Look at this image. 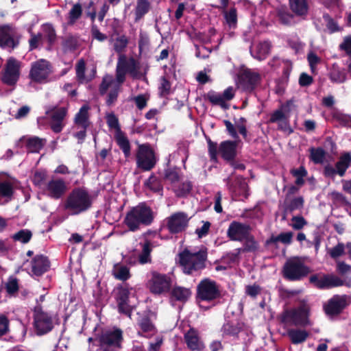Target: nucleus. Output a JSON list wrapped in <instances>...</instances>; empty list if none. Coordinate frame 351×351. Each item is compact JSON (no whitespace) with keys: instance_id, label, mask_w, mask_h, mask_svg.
<instances>
[{"instance_id":"1","label":"nucleus","mask_w":351,"mask_h":351,"mask_svg":"<svg viewBox=\"0 0 351 351\" xmlns=\"http://www.w3.org/2000/svg\"><path fill=\"white\" fill-rule=\"evenodd\" d=\"M154 213L152 208L145 202H141L131 207L125 214L123 223L131 232L140 230L141 226H149L154 220Z\"/></svg>"},{"instance_id":"2","label":"nucleus","mask_w":351,"mask_h":351,"mask_svg":"<svg viewBox=\"0 0 351 351\" xmlns=\"http://www.w3.org/2000/svg\"><path fill=\"white\" fill-rule=\"evenodd\" d=\"M93 202V197L85 188L76 187L66 197L64 208L71 215H77L91 208Z\"/></svg>"},{"instance_id":"3","label":"nucleus","mask_w":351,"mask_h":351,"mask_svg":"<svg viewBox=\"0 0 351 351\" xmlns=\"http://www.w3.org/2000/svg\"><path fill=\"white\" fill-rule=\"evenodd\" d=\"M178 257L179 264L182 267L183 272L187 275H192L206 268L208 252L206 248L194 253L184 249L178 254Z\"/></svg>"},{"instance_id":"4","label":"nucleus","mask_w":351,"mask_h":351,"mask_svg":"<svg viewBox=\"0 0 351 351\" xmlns=\"http://www.w3.org/2000/svg\"><path fill=\"white\" fill-rule=\"evenodd\" d=\"M33 327L38 336L49 333L54 328L56 315L46 311L43 306H38L32 308Z\"/></svg>"},{"instance_id":"5","label":"nucleus","mask_w":351,"mask_h":351,"mask_svg":"<svg viewBox=\"0 0 351 351\" xmlns=\"http://www.w3.org/2000/svg\"><path fill=\"white\" fill-rule=\"evenodd\" d=\"M311 270L298 256L287 260L282 267L283 277L289 281H300L306 278Z\"/></svg>"},{"instance_id":"6","label":"nucleus","mask_w":351,"mask_h":351,"mask_svg":"<svg viewBox=\"0 0 351 351\" xmlns=\"http://www.w3.org/2000/svg\"><path fill=\"white\" fill-rule=\"evenodd\" d=\"M221 298L219 286L208 278L202 279L197 286L195 300L201 308H204L202 302H212Z\"/></svg>"},{"instance_id":"7","label":"nucleus","mask_w":351,"mask_h":351,"mask_svg":"<svg viewBox=\"0 0 351 351\" xmlns=\"http://www.w3.org/2000/svg\"><path fill=\"white\" fill-rule=\"evenodd\" d=\"M129 59L123 54L120 55L116 66L115 77L106 75L99 88H119L125 80Z\"/></svg>"},{"instance_id":"8","label":"nucleus","mask_w":351,"mask_h":351,"mask_svg":"<svg viewBox=\"0 0 351 351\" xmlns=\"http://www.w3.org/2000/svg\"><path fill=\"white\" fill-rule=\"evenodd\" d=\"M98 341L102 351H118L122 348L123 331L119 328L103 331L98 336Z\"/></svg>"},{"instance_id":"9","label":"nucleus","mask_w":351,"mask_h":351,"mask_svg":"<svg viewBox=\"0 0 351 351\" xmlns=\"http://www.w3.org/2000/svg\"><path fill=\"white\" fill-rule=\"evenodd\" d=\"M132 287L128 283L119 284L114 289V299L117 304L118 312L131 317L133 306L130 304V295Z\"/></svg>"},{"instance_id":"10","label":"nucleus","mask_w":351,"mask_h":351,"mask_svg":"<svg viewBox=\"0 0 351 351\" xmlns=\"http://www.w3.org/2000/svg\"><path fill=\"white\" fill-rule=\"evenodd\" d=\"M137 167L144 171L152 170L156 164L154 149L149 144H141L138 147L136 154Z\"/></svg>"},{"instance_id":"11","label":"nucleus","mask_w":351,"mask_h":351,"mask_svg":"<svg viewBox=\"0 0 351 351\" xmlns=\"http://www.w3.org/2000/svg\"><path fill=\"white\" fill-rule=\"evenodd\" d=\"M171 285L172 280L170 276L157 271L152 273V278L149 280V288L151 293L157 295L169 293Z\"/></svg>"},{"instance_id":"12","label":"nucleus","mask_w":351,"mask_h":351,"mask_svg":"<svg viewBox=\"0 0 351 351\" xmlns=\"http://www.w3.org/2000/svg\"><path fill=\"white\" fill-rule=\"evenodd\" d=\"M309 282L314 287L324 290L343 285L344 281L334 274H315L309 278Z\"/></svg>"},{"instance_id":"13","label":"nucleus","mask_w":351,"mask_h":351,"mask_svg":"<svg viewBox=\"0 0 351 351\" xmlns=\"http://www.w3.org/2000/svg\"><path fill=\"white\" fill-rule=\"evenodd\" d=\"M49 74V62L44 59H40L32 64L29 76L34 82L44 83L47 81Z\"/></svg>"},{"instance_id":"14","label":"nucleus","mask_w":351,"mask_h":351,"mask_svg":"<svg viewBox=\"0 0 351 351\" xmlns=\"http://www.w3.org/2000/svg\"><path fill=\"white\" fill-rule=\"evenodd\" d=\"M252 232V227L238 221L230 222L226 234L230 241L242 242Z\"/></svg>"},{"instance_id":"15","label":"nucleus","mask_w":351,"mask_h":351,"mask_svg":"<svg viewBox=\"0 0 351 351\" xmlns=\"http://www.w3.org/2000/svg\"><path fill=\"white\" fill-rule=\"evenodd\" d=\"M189 218L184 212H178L167 218V228L171 234L180 233L186 230Z\"/></svg>"},{"instance_id":"16","label":"nucleus","mask_w":351,"mask_h":351,"mask_svg":"<svg viewBox=\"0 0 351 351\" xmlns=\"http://www.w3.org/2000/svg\"><path fill=\"white\" fill-rule=\"evenodd\" d=\"M45 114L51 118L50 128L51 130L57 134L61 132L64 128L62 122L67 114V109L64 107H48Z\"/></svg>"},{"instance_id":"17","label":"nucleus","mask_w":351,"mask_h":351,"mask_svg":"<svg viewBox=\"0 0 351 351\" xmlns=\"http://www.w3.org/2000/svg\"><path fill=\"white\" fill-rule=\"evenodd\" d=\"M19 45L16 32L10 25H0V47L3 49H14Z\"/></svg>"},{"instance_id":"18","label":"nucleus","mask_w":351,"mask_h":351,"mask_svg":"<svg viewBox=\"0 0 351 351\" xmlns=\"http://www.w3.org/2000/svg\"><path fill=\"white\" fill-rule=\"evenodd\" d=\"M348 296L346 295H335L331 298L324 306L326 315L335 316L339 315L348 306Z\"/></svg>"},{"instance_id":"19","label":"nucleus","mask_w":351,"mask_h":351,"mask_svg":"<svg viewBox=\"0 0 351 351\" xmlns=\"http://www.w3.org/2000/svg\"><path fill=\"white\" fill-rule=\"evenodd\" d=\"M234 89H226L223 94H219L213 90L209 91L204 95L206 100L209 101L214 106H219L223 109H228L227 101L231 100L234 96Z\"/></svg>"},{"instance_id":"20","label":"nucleus","mask_w":351,"mask_h":351,"mask_svg":"<svg viewBox=\"0 0 351 351\" xmlns=\"http://www.w3.org/2000/svg\"><path fill=\"white\" fill-rule=\"evenodd\" d=\"M20 75V62L14 58H10L6 64L2 81L7 85L13 86L19 80Z\"/></svg>"},{"instance_id":"21","label":"nucleus","mask_w":351,"mask_h":351,"mask_svg":"<svg viewBox=\"0 0 351 351\" xmlns=\"http://www.w3.org/2000/svg\"><path fill=\"white\" fill-rule=\"evenodd\" d=\"M261 80L260 73L248 68L241 69L238 73L239 83L243 88H254Z\"/></svg>"},{"instance_id":"22","label":"nucleus","mask_w":351,"mask_h":351,"mask_svg":"<svg viewBox=\"0 0 351 351\" xmlns=\"http://www.w3.org/2000/svg\"><path fill=\"white\" fill-rule=\"evenodd\" d=\"M48 195L54 199H60L67 191V185L62 178L51 179L46 185Z\"/></svg>"},{"instance_id":"23","label":"nucleus","mask_w":351,"mask_h":351,"mask_svg":"<svg viewBox=\"0 0 351 351\" xmlns=\"http://www.w3.org/2000/svg\"><path fill=\"white\" fill-rule=\"evenodd\" d=\"M240 140H226L221 142L219 152L221 158L226 162L235 160L237 156V146Z\"/></svg>"},{"instance_id":"24","label":"nucleus","mask_w":351,"mask_h":351,"mask_svg":"<svg viewBox=\"0 0 351 351\" xmlns=\"http://www.w3.org/2000/svg\"><path fill=\"white\" fill-rule=\"evenodd\" d=\"M86 62L84 59L79 60L75 65V73L77 81L80 84H87L93 80L97 73L96 66H93L90 71H87L86 74Z\"/></svg>"},{"instance_id":"25","label":"nucleus","mask_w":351,"mask_h":351,"mask_svg":"<svg viewBox=\"0 0 351 351\" xmlns=\"http://www.w3.org/2000/svg\"><path fill=\"white\" fill-rule=\"evenodd\" d=\"M184 342L191 351H202L204 344L201 340L199 331L191 327L184 335Z\"/></svg>"},{"instance_id":"26","label":"nucleus","mask_w":351,"mask_h":351,"mask_svg":"<svg viewBox=\"0 0 351 351\" xmlns=\"http://www.w3.org/2000/svg\"><path fill=\"white\" fill-rule=\"evenodd\" d=\"M227 186L232 197H248V185L243 177H237L234 180H228Z\"/></svg>"},{"instance_id":"27","label":"nucleus","mask_w":351,"mask_h":351,"mask_svg":"<svg viewBox=\"0 0 351 351\" xmlns=\"http://www.w3.org/2000/svg\"><path fill=\"white\" fill-rule=\"evenodd\" d=\"M31 265L32 274L39 277L49 269L51 263L47 256L38 254L32 258Z\"/></svg>"},{"instance_id":"28","label":"nucleus","mask_w":351,"mask_h":351,"mask_svg":"<svg viewBox=\"0 0 351 351\" xmlns=\"http://www.w3.org/2000/svg\"><path fill=\"white\" fill-rule=\"evenodd\" d=\"M243 323L238 320L226 322L221 327V332L223 337H232L238 338L240 332L243 330Z\"/></svg>"},{"instance_id":"29","label":"nucleus","mask_w":351,"mask_h":351,"mask_svg":"<svg viewBox=\"0 0 351 351\" xmlns=\"http://www.w3.org/2000/svg\"><path fill=\"white\" fill-rule=\"evenodd\" d=\"M20 141H25V147L28 152L30 153H39L40 151L45 147L47 143L45 138H42L38 136H31L25 138L23 136L20 138Z\"/></svg>"},{"instance_id":"30","label":"nucleus","mask_w":351,"mask_h":351,"mask_svg":"<svg viewBox=\"0 0 351 351\" xmlns=\"http://www.w3.org/2000/svg\"><path fill=\"white\" fill-rule=\"evenodd\" d=\"M90 106L88 104L83 105L76 113L74 117V123L78 128L88 129L90 125L89 119Z\"/></svg>"},{"instance_id":"31","label":"nucleus","mask_w":351,"mask_h":351,"mask_svg":"<svg viewBox=\"0 0 351 351\" xmlns=\"http://www.w3.org/2000/svg\"><path fill=\"white\" fill-rule=\"evenodd\" d=\"M170 299L185 303L189 300L192 295L191 290L181 286H174L169 291Z\"/></svg>"},{"instance_id":"32","label":"nucleus","mask_w":351,"mask_h":351,"mask_svg":"<svg viewBox=\"0 0 351 351\" xmlns=\"http://www.w3.org/2000/svg\"><path fill=\"white\" fill-rule=\"evenodd\" d=\"M289 5L295 16L302 18L307 16L309 8L306 0H289Z\"/></svg>"},{"instance_id":"33","label":"nucleus","mask_w":351,"mask_h":351,"mask_svg":"<svg viewBox=\"0 0 351 351\" xmlns=\"http://www.w3.org/2000/svg\"><path fill=\"white\" fill-rule=\"evenodd\" d=\"M295 14L291 13L286 5H281L276 8V16L280 24L285 26H291L295 24Z\"/></svg>"},{"instance_id":"34","label":"nucleus","mask_w":351,"mask_h":351,"mask_svg":"<svg viewBox=\"0 0 351 351\" xmlns=\"http://www.w3.org/2000/svg\"><path fill=\"white\" fill-rule=\"evenodd\" d=\"M295 326H306L310 324L309 308L304 304L294 309Z\"/></svg>"},{"instance_id":"35","label":"nucleus","mask_w":351,"mask_h":351,"mask_svg":"<svg viewBox=\"0 0 351 351\" xmlns=\"http://www.w3.org/2000/svg\"><path fill=\"white\" fill-rule=\"evenodd\" d=\"M112 275L118 280L125 282L129 280L132 275L130 268L121 263L114 264L112 270Z\"/></svg>"},{"instance_id":"36","label":"nucleus","mask_w":351,"mask_h":351,"mask_svg":"<svg viewBox=\"0 0 351 351\" xmlns=\"http://www.w3.org/2000/svg\"><path fill=\"white\" fill-rule=\"evenodd\" d=\"M152 4L149 0H136V5L134 9V21H139L151 10Z\"/></svg>"},{"instance_id":"37","label":"nucleus","mask_w":351,"mask_h":351,"mask_svg":"<svg viewBox=\"0 0 351 351\" xmlns=\"http://www.w3.org/2000/svg\"><path fill=\"white\" fill-rule=\"evenodd\" d=\"M114 138L117 145L122 150L125 158H129L131 154V145L125 133L123 132L115 133Z\"/></svg>"},{"instance_id":"38","label":"nucleus","mask_w":351,"mask_h":351,"mask_svg":"<svg viewBox=\"0 0 351 351\" xmlns=\"http://www.w3.org/2000/svg\"><path fill=\"white\" fill-rule=\"evenodd\" d=\"M351 165V154L350 152H344L341 154L338 161L335 164L337 169V174L340 177L345 176L347 169Z\"/></svg>"},{"instance_id":"39","label":"nucleus","mask_w":351,"mask_h":351,"mask_svg":"<svg viewBox=\"0 0 351 351\" xmlns=\"http://www.w3.org/2000/svg\"><path fill=\"white\" fill-rule=\"evenodd\" d=\"M137 326L145 333H154L156 328L148 314H143L137 319Z\"/></svg>"},{"instance_id":"40","label":"nucleus","mask_w":351,"mask_h":351,"mask_svg":"<svg viewBox=\"0 0 351 351\" xmlns=\"http://www.w3.org/2000/svg\"><path fill=\"white\" fill-rule=\"evenodd\" d=\"M304 200L302 196L294 197L289 201H286L284 204L285 216L296 210H300L304 207Z\"/></svg>"},{"instance_id":"41","label":"nucleus","mask_w":351,"mask_h":351,"mask_svg":"<svg viewBox=\"0 0 351 351\" xmlns=\"http://www.w3.org/2000/svg\"><path fill=\"white\" fill-rule=\"evenodd\" d=\"M62 47L64 53L74 52L79 47L78 38L73 35L66 36L62 39Z\"/></svg>"},{"instance_id":"42","label":"nucleus","mask_w":351,"mask_h":351,"mask_svg":"<svg viewBox=\"0 0 351 351\" xmlns=\"http://www.w3.org/2000/svg\"><path fill=\"white\" fill-rule=\"evenodd\" d=\"M309 334L304 330L291 329L288 331V336L293 344H299L304 342Z\"/></svg>"},{"instance_id":"43","label":"nucleus","mask_w":351,"mask_h":351,"mask_svg":"<svg viewBox=\"0 0 351 351\" xmlns=\"http://www.w3.org/2000/svg\"><path fill=\"white\" fill-rule=\"evenodd\" d=\"M293 233L292 232H281L278 236L272 235L266 241V244L281 242L285 245H290L292 243Z\"/></svg>"},{"instance_id":"44","label":"nucleus","mask_w":351,"mask_h":351,"mask_svg":"<svg viewBox=\"0 0 351 351\" xmlns=\"http://www.w3.org/2000/svg\"><path fill=\"white\" fill-rule=\"evenodd\" d=\"M152 243L149 240H146L143 245L142 252L139 254L138 258L139 263L144 265L151 263V252H152Z\"/></svg>"},{"instance_id":"45","label":"nucleus","mask_w":351,"mask_h":351,"mask_svg":"<svg viewBox=\"0 0 351 351\" xmlns=\"http://www.w3.org/2000/svg\"><path fill=\"white\" fill-rule=\"evenodd\" d=\"M271 45L269 41H263L258 44L256 47V58L259 60L266 58V56L270 53Z\"/></svg>"},{"instance_id":"46","label":"nucleus","mask_w":351,"mask_h":351,"mask_svg":"<svg viewBox=\"0 0 351 351\" xmlns=\"http://www.w3.org/2000/svg\"><path fill=\"white\" fill-rule=\"evenodd\" d=\"M243 247L241 248L242 252H255L258 248V243L255 240L254 237L252 234V232L249 233L247 238L243 239Z\"/></svg>"},{"instance_id":"47","label":"nucleus","mask_w":351,"mask_h":351,"mask_svg":"<svg viewBox=\"0 0 351 351\" xmlns=\"http://www.w3.org/2000/svg\"><path fill=\"white\" fill-rule=\"evenodd\" d=\"M14 241L27 243L32 238V232L28 229H21L11 236Z\"/></svg>"},{"instance_id":"48","label":"nucleus","mask_w":351,"mask_h":351,"mask_svg":"<svg viewBox=\"0 0 351 351\" xmlns=\"http://www.w3.org/2000/svg\"><path fill=\"white\" fill-rule=\"evenodd\" d=\"M5 289L10 296H15L19 290V280L14 276H10L5 284Z\"/></svg>"},{"instance_id":"49","label":"nucleus","mask_w":351,"mask_h":351,"mask_svg":"<svg viewBox=\"0 0 351 351\" xmlns=\"http://www.w3.org/2000/svg\"><path fill=\"white\" fill-rule=\"evenodd\" d=\"M310 159L315 164H322L326 156V152L322 147H311L309 149Z\"/></svg>"},{"instance_id":"50","label":"nucleus","mask_w":351,"mask_h":351,"mask_svg":"<svg viewBox=\"0 0 351 351\" xmlns=\"http://www.w3.org/2000/svg\"><path fill=\"white\" fill-rule=\"evenodd\" d=\"M82 8L80 3H77L73 5L69 12V25H73L82 16Z\"/></svg>"},{"instance_id":"51","label":"nucleus","mask_w":351,"mask_h":351,"mask_svg":"<svg viewBox=\"0 0 351 351\" xmlns=\"http://www.w3.org/2000/svg\"><path fill=\"white\" fill-rule=\"evenodd\" d=\"M208 144V153L210 160L213 162H218L219 147L216 142L213 141L209 137H206Z\"/></svg>"},{"instance_id":"52","label":"nucleus","mask_w":351,"mask_h":351,"mask_svg":"<svg viewBox=\"0 0 351 351\" xmlns=\"http://www.w3.org/2000/svg\"><path fill=\"white\" fill-rule=\"evenodd\" d=\"M339 49L345 51L349 57L350 62L348 66V71L351 75V35L346 36L343 38V42L339 45Z\"/></svg>"},{"instance_id":"53","label":"nucleus","mask_w":351,"mask_h":351,"mask_svg":"<svg viewBox=\"0 0 351 351\" xmlns=\"http://www.w3.org/2000/svg\"><path fill=\"white\" fill-rule=\"evenodd\" d=\"M14 194V187L8 181H0V197L11 199Z\"/></svg>"},{"instance_id":"54","label":"nucleus","mask_w":351,"mask_h":351,"mask_svg":"<svg viewBox=\"0 0 351 351\" xmlns=\"http://www.w3.org/2000/svg\"><path fill=\"white\" fill-rule=\"evenodd\" d=\"M145 185L151 191L156 193L162 191V186L158 178L152 174L149 178L145 182Z\"/></svg>"},{"instance_id":"55","label":"nucleus","mask_w":351,"mask_h":351,"mask_svg":"<svg viewBox=\"0 0 351 351\" xmlns=\"http://www.w3.org/2000/svg\"><path fill=\"white\" fill-rule=\"evenodd\" d=\"M224 18L230 27H236L237 24V11L236 8H230L229 11L224 12Z\"/></svg>"},{"instance_id":"56","label":"nucleus","mask_w":351,"mask_h":351,"mask_svg":"<svg viewBox=\"0 0 351 351\" xmlns=\"http://www.w3.org/2000/svg\"><path fill=\"white\" fill-rule=\"evenodd\" d=\"M323 19L326 22V26L330 34H333L337 32H339L341 28L339 27L337 22L335 21L328 13H325L323 15Z\"/></svg>"},{"instance_id":"57","label":"nucleus","mask_w":351,"mask_h":351,"mask_svg":"<svg viewBox=\"0 0 351 351\" xmlns=\"http://www.w3.org/2000/svg\"><path fill=\"white\" fill-rule=\"evenodd\" d=\"M128 39L125 35H121L115 39L114 50L118 53H122L128 45Z\"/></svg>"},{"instance_id":"58","label":"nucleus","mask_w":351,"mask_h":351,"mask_svg":"<svg viewBox=\"0 0 351 351\" xmlns=\"http://www.w3.org/2000/svg\"><path fill=\"white\" fill-rule=\"evenodd\" d=\"M149 99V95L148 93L141 94L130 98L131 101H134L137 108L140 110L144 109Z\"/></svg>"},{"instance_id":"59","label":"nucleus","mask_w":351,"mask_h":351,"mask_svg":"<svg viewBox=\"0 0 351 351\" xmlns=\"http://www.w3.org/2000/svg\"><path fill=\"white\" fill-rule=\"evenodd\" d=\"M332 117L343 127H351V116L341 113L340 112H335L332 114Z\"/></svg>"},{"instance_id":"60","label":"nucleus","mask_w":351,"mask_h":351,"mask_svg":"<svg viewBox=\"0 0 351 351\" xmlns=\"http://www.w3.org/2000/svg\"><path fill=\"white\" fill-rule=\"evenodd\" d=\"M294 309L285 310L279 317L280 322L283 324L295 326Z\"/></svg>"},{"instance_id":"61","label":"nucleus","mask_w":351,"mask_h":351,"mask_svg":"<svg viewBox=\"0 0 351 351\" xmlns=\"http://www.w3.org/2000/svg\"><path fill=\"white\" fill-rule=\"evenodd\" d=\"M106 123L110 128L115 130V133L122 132L119 119L114 113L111 112L106 116Z\"/></svg>"},{"instance_id":"62","label":"nucleus","mask_w":351,"mask_h":351,"mask_svg":"<svg viewBox=\"0 0 351 351\" xmlns=\"http://www.w3.org/2000/svg\"><path fill=\"white\" fill-rule=\"evenodd\" d=\"M236 252H228L226 255L223 256L221 261V262L226 263L227 265H231L239 261V254L241 252V248H237L235 250Z\"/></svg>"},{"instance_id":"63","label":"nucleus","mask_w":351,"mask_h":351,"mask_svg":"<svg viewBox=\"0 0 351 351\" xmlns=\"http://www.w3.org/2000/svg\"><path fill=\"white\" fill-rule=\"evenodd\" d=\"M47 172L45 170L36 171L32 178V182L35 186H41L47 179Z\"/></svg>"},{"instance_id":"64","label":"nucleus","mask_w":351,"mask_h":351,"mask_svg":"<svg viewBox=\"0 0 351 351\" xmlns=\"http://www.w3.org/2000/svg\"><path fill=\"white\" fill-rule=\"evenodd\" d=\"M193 184L191 181H186L181 183L177 190L178 197H184L190 193L192 190Z\"/></svg>"}]
</instances>
